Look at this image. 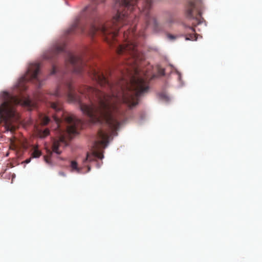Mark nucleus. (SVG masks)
Here are the masks:
<instances>
[{
    "label": "nucleus",
    "instance_id": "nucleus-19",
    "mask_svg": "<svg viewBox=\"0 0 262 262\" xmlns=\"http://www.w3.org/2000/svg\"><path fill=\"white\" fill-rule=\"evenodd\" d=\"M59 174L61 176H63V177H64L66 176V174L64 173V172H59Z\"/></svg>",
    "mask_w": 262,
    "mask_h": 262
},
{
    "label": "nucleus",
    "instance_id": "nucleus-17",
    "mask_svg": "<svg viewBox=\"0 0 262 262\" xmlns=\"http://www.w3.org/2000/svg\"><path fill=\"white\" fill-rule=\"evenodd\" d=\"M45 161L47 163H49V160L50 159V157H44Z\"/></svg>",
    "mask_w": 262,
    "mask_h": 262
},
{
    "label": "nucleus",
    "instance_id": "nucleus-1",
    "mask_svg": "<svg viewBox=\"0 0 262 262\" xmlns=\"http://www.w3.org/2000/svg\"><path fill=\"white\" fill-rule=\"evenodd\" d=\"M135 27H130L123 33L124 42L119 45L116 52L119 55L128 54L125 57L126 72L118 80L110 82L107 78L111 72H104L97 67L85 64L82 58L70 52L67 53L66 62L71 66L73 72L76 74L86 72L101 86L102 90L88 86H83L79 92L88 97L89 104L82 103L80 96L73 85L72 80H63L49 94L57 97H65L70 102L78 103L81 111L90 119L92 123L105 124L111 129L112 135L116 136V131L120 123L118 119L125 113L121 105L131 108L138 103L139 97L148 90V78L140 74L139 62L144 57L137 46Z\"/></svg>",
    "mask_w": 262,
    "mask_h": 262
},
{
    "label": "nucleus",
    "instance_id": "nucleus-2",
    "mask_svg": "<svg viewBox=\"0 0 262 262\" xmlns=\"http://www.w3.org/2000/svg\"><path fill=\"white\" fill-rule=\"evenodd\" d=\"M137 0H92L91 5L86 8L89 15L84 24L77 19L68 30V33H74L77 30L86 33L93 37L100 34L111 46L117 42L116 37L121 26L135 24V10L140 11L146 27L155 29L157 21L150 13L152 0H142L141 7Z\"/></svg>",
    "mask_w": 262,
    "mask_h": 262
},
{
    "label": "nucleus",
    "instance_id": "nucleus-20",
    "mask_svg": "<svg viewBox=\"0 0 262 262\" xmlns=\"http://www.w3.org/2000/svg\"><path fill=\"white\" fill-rule=\"evenodd\" d=\"M87 167H88V171H90V169H91L90 167L89 166H87Z\"/></svg>",
    "mask_w": 262,
    "mask_h": 262
},
{
    "label": "nucleus",
    "instance_id": "nucleus-4",
    "mask_svg": "<svg viewBox=\"0 0 262 262\" xmlns=\"http://www.w3.org/2000/svg\"><path fill=\"white\" fill-rule=\"evenodd\" d=\"M2 97L3 101L0 104V120L4 121L8 129L12 132L15 129V126L12 123L18 121L19 119V115L15 110V106L22 104L31 107L33 105L32 102L29 98L23 100L7 92H4Z\"/></svg>",
    "mask_w": 262,
    "mask_h": 262
},
{
    "label": "nucleus",
    "instance_id": "nucleus-12",
    "mask_svg": "<svg viewBox=\"0 0 262 262\" xmlns=\"http://www.w3.org/2000/svg\"><path fill=\"white\" fill-rule=\"evenodd\" d=\"M71 167L72 169V170H75L78 172H80V169L78 168L77 163L76 161H72L71 162Z\"/></svg>",
    "mask_w": 262,
    "mask_h": 262
},
{
    "label": "nucleus",
    "instance_id": "nucleus-18",
    "mask_svg": "<svg viewBox=\"0 0 262 262\" xmlns=\"http://www.w3.org/2000/svg\"><path fill=\"white\" fill-rule=\"evenodd\" d=\"M31 161V158H29V159H27L25 160V162L26 163H29Z\"/></svg>",
    "mask_w": 262,
    "mask_h": 262
},
{
    "label": "nucleus",
    "instance_id": "nucleus-15",
    "mask_svg": "<svg viewBox=\"0 0 262 262\" xmlns=\"http://www.w3.org/2000/svg\"><path fill=\"white\" fill-rule=\"evenodd\" d=\"M56 71H57L56 67L55 66H53L52 70L51 72V74H54L55 73H56Z\"/></svg>",
    "mask_w": 262,
    "mask_h": 262
},
{
    "label": "nucleus",
    "instance_id": "nucleus-21",
    "mask_svg": "<svg viewBox=\"0 0 262 262\" xmlns=\"http://www.w3.org/2000/svg\"><path fill=\"white\" fill-rule=\"evenodd\" d=\"M39 99L41 100H43V99L41 98H40Z\"/></svg>",
    "mask_w": 262,
    "mask_h": 262
},
{
    "label": "nucleus",
    "instance_id": "nucleus-7",
    "mask_svg": "<svg viewBox=\"0 0 262 262\" xmlns=\"http://www.w3.org/2000/svg\"><path fill=\"white\" fill-rule=\"evenodd\" d=\"M40 64L38 63H31L29 65L26 74L21 78L22 82L28 81L31 80L38 79Z\"/></svg>",
    "mask_w": 262,
    "mask_h": 262
},
{
    "label": "nucleus",
    "instance_id": "nucleus-14",
    "mask_svg": "<svg viewBox=\"0 0 262 262\" xmlns=\"http://www.w3.org/2000/svg\"><path fill=\"white\" fill-rule=\"evenodd\" d=\"M159 97L161 99L168 101L169 100V97L165 93H161L159 94Z\"/></svg>",
    "mask_w": 262,
    "mask_h": 262
},
{
    "label": "nucleus",
    "instance_id": "nucleus-5",
    "mask_svg": "<svg viewBox=\"0 0 262 262\" xmlns=\"http://www.w3.org/2000/svg\"><path fill=\"white\" fill-rule=\"evenodd\" d=\"M98 139L95 141L93 144V151L92 153H87L86 157L83 160V164L85 165L88 162L95 160L96 158L102 159L104 156L103 153L99 151L100 147L105 148L108 143L109 136L107 133H105L102 129L98 132Z\"/></svg>",
    "mask_w": 262,
    "mask_h": 262
},
{
    "label": "nucleus",
    "instance_id": "nucleus-9",
    "mask_svg": "<svg viewBox=\"0 0 262 262\" xmlns=\"http://www.w3.org/2000/svg\"><path fill=\"white\" fill-rule=\"evenodd\" d=\"M188 29L189 33L186 35V40L192 41L196 40L197 37H196V34L195 33V31L194 28L192 27H189Z\"/></svg>",
    "mask_w": 262,
    "mask_h": 262
},
{
    "label": "nucleus",
    "instance_id": "nucleus-11",
    "mask_svg": "<svg viewBox=\"0 0 262 262\" xmlns=\"http://www.w3.org/2000/svg\"><path fill=\"white\" fill-rule=\"evenodd\" d=\"M50 131L48 128H46L43 130H39L38 132L39 136L40 138H43L49 135Z\"/></svg>",
    "mask_w": 262,
    "mask_h": 262
},
{
    "label": "nucleus",
    "instance_id": "nucleus-13",
    "mask_svg": "<svg viewBox=\"0 0 262 262\" xmlns=\"http://www.w3.org/2000/svg\"><path fill=\"white\" fill-rule=\"evenodd\" d=\"M50 121V119L48 116H43L41 118V123L45 125L48 124Z\"/></svg>",
    "mask_w": 262,
    "mask_h": 262
},
{
    "label": "nucleus",
    "instance_id": "nucleus-3",
    "mask_svg": "<svg viewBox=\"0 0 262 262\" xmlns=\"http://www.w3.org/2000/svg\"><path fill=\"white\" fill-rule=\"evenodd\" d=\"M51 107L54 113L52 116L54 121L56 125V129L59 133L57 139H54L52 145V150L58 155L61 154L59 148L66 146L68 142L66 135L69 138L78 133V129L82 127V122L73 115H70L65 112L62 104L59 102L50 103Z\"/></svg>",
    "mask_w": 262,
    "mask_h": 262
},
{
    "label": "nucleus",
    "instance_id": "nucleus-6",
    "mask_svg": "<svg viewBox=\"0 0 262 262\" xmlns=\"http://www.w3.org/2000/svg\"><path fill=\"white\" fill-rule=\"evenodd\" d=\"M201 4V0L190 1L188 3L186 16L188 19L192 21V25L193 26H196L201 23L202 13L200 9Z\"/></svg>",
    "mask_w": 262,
    "mask_h": 262
},
{
    "label": "nucleus",
    "instance_id": "nucleus-8",
    "mask_svg": "<svg viewBox=\"0 0 262 262\" xmlns=\"http://www.w3.org/2000/svg\"><path fill=\"white\" fill-rule=\"evenodd\" d=\"M65 45L63 43H59L55 45L49 51L44 53L43 57L45 59H52L58 54L64 51Z\"/></svg>",
    "mask_w": 262,
    "mask_h": 262
},
{
    "label": "nucleus",
    "instance_id": "nucleus-16",
    "mask_svg": "<svg viewBox=\"0 0 262 262\" xmlns=\"http://www.w3.org/2000/svg\"><path fill=\"white\" fill-rule=\"evenodd\" d=\"M167 37L169 39H171V40L174 39L176 38V36H174L173 35L169 34L167 35Z\"/></svg>",
    "mask_w": 262,
    "mask_h": 262
},
{
    "label": "nucleus",
    "instance_id": "nucleus-10",
    "mask_svg": "<svg viewBox=\"0 0 262 262\" xmlns=\"http://www.w3.org/2000/svg\"><path fill=\"white\" fill-rule=\"evenodd\" d=\"M33 151L32 153V157L33 158H38L41 155V151L38 149L37 146L33 147Z\"/></svg>",
    "mask_w": 262,
    "mask_h": 262
}]
</instances>
